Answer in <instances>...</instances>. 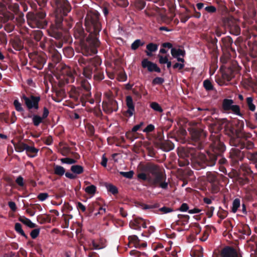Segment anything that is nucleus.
<instances>
[{
	"label": "nucleus",
	"instance_id": "obj_25",
	"mask_svg": "<svg viewBox=\"0 0 257 257\" xmlns=\"http://www.w3.org/2000/svg\"><path fill=\"white\" fill-rule=\"evenodd\" d=\"M126 104L128 107V109L126 111V113L128 114V116H132L135 112V105L133 102L132 97L130 95L126 96Z\"/></svg>",
	"mask_w": 257,
	"mask_h": 257
},
{
	"label": "nucleus",
	"instance_id": "obj_52",
	"mask_svg": "<svg viewBox=\"0 0 257 257\" xmlns=\"http://www.w3.org/2000/svg\"><path fill=\"white\" fill-rule=\"evenodd\" d=\"M218 40L216 38L210 37L209 40V43L210 45V47L213 51H215L217 50V43Z\"/></svg>",
	"mask_w": 257,
	"mask_h": 257
},
{
	"label": "nucleus",
	"instance_id": "obj_37",
	"mask_svg": "<svg viewBox=\"0 0 257 257\" xmlns=\"http://www.w3.org/2000/svg\"><path fill=\"white\" fill-rule=\"evenodd\" d=\"M132 5L137 9L141 10L145 8L146 2L145 0H133L132 2Z\"/></svg>",
	"mask_w": 257,
	"mask_h": 257
},
{
	"label": "nucleus",
	"instance_id": "obj_29",
	"mask_svg": "<svg viewBox=\"0 0 257 257\" xmlns=\"http://www.w3.org/2000/svg\"><path fill=\"white\" fill-rule=\"evenodd\" d=\"M240 174L243 176H251L253 174L250 167L247 164H243L240 166Z\"/></svg>",
	"mask_w": 257,
	"mask_h": 257
},
{
	"label": "nucleus",
	"instance_id": "obj_7",
	"mask_svg": "<svg viewBox=\"0 0 257 257\" xmlns=\"http://www.w3.org/2000/svg\"><path fill=\"white\" fill-rule=\"evenodd\" d=\"M73 36L78 41L80 47V51L85 56H88L97 53V48L99 45H94L92 37H90L80 24L77 23L73 29Z\"/></svg>",
	"mask_w": 257,
	"mask_h": 257
},
{
	"label": "nucleus",
	"instance_id": "obj_48",
	"mask_svg": "<svg viewBox=\"0 0 257 257\" xmlns=\"http://www.w3.org/2000/svg\"><path fill=\"white\" fill-rule=\"evenodd\" d=\"M33 38L37 42H39L43 36V33L41 30L33 31L32 32Z\"/></svg>",
	"mask_w": 257,
	"mask_h": 257
},
{
	"label": "nucleus",
	"instance_id": "obj_62",
	"mask_svg": "<svg viewBox=\"0 0 257 257\" xmlns=\"http://www.w3.org/2000/svg\"><path fill=\"white\" fill-rule=\"evenodd\" d=\"M189 159L179 158L178 159V164L180 167H185L189 165Z\"/></svg>",
	"mask_w": 257,
	"mask_h": 257
},
{
	"label": "nucleus",
	"instance_id": "obj_59",
	"mask_svg": "<svg viewBox=\"0 0 257 257\" xmlns=\"http://www.w3.org/2000/svg\"><path fill=\"white\" fill-rule=\"evenodd\" d=\"M38 221L41 224H44L46 222L50 223L51 222V218L49 215H47L46 217L43 216H39L37 217Z\"/></svg>",
	"mask_w": 257,
	"mask_h": 257
},
{
	"label": "nucleus",
	"instance_id": "obj_58",
	"mask_svg": "<svg viewBox=\"0 0 257 257\" xmlns=\"http://www.w3.org/2000/svg\"><path fill=\"white\" fill-rule=\"evenodd\" d=\"M96 191V187L93 185H91L85 188V191L88 194L94 195Z\"/></svg>",
	"mask_w": 257,
	"mask_h": 257
},
{
	"label": "nucleus",
	"instance_id": "obj_36",
	"mask_svg": "<svg viewBox=\"0 0 257 257\" xmlns=\"http://www.w3.org/2000/svg\"><path fill=\"white\" fill-rule=\"evenodd\" d=\"M53 170L54 174L59 176H62L65 173V168L60 165L54 164Z\"/></svg>",
	"mask_w": 257,
	"mask_h": 257
},
{
	"label": "nucleus",
	"instance_id": "obj_16",
	"mask_svg": "<svg viewBox=\"0 0 257 257\" xmlns=\"http://www.w3.org/2000/svg\"><path fill=\"white\" fill-rule=\"evenodd\" d=\"M30 58L32 59L34 67L41 70L43 69L44 64L46 63V56L44 54H39L38 53L34 54L31 55Z\"/></svg>",
	"mask_w": 257,
	"mask_h": 257
},
{
	"label": "nucleus",
	"instance_id": "obj_54",
	"mask_svg": "<svg viewBox=\"0 0 257 257\" xmlns=\"http://www.w3.org/2000/svg\"><path fill=\"white\" fill-rule=\"evenodd\" d=\"M106 187L107 191L111 193L113 195H116L118 193V189L114 185L111 184H106Z\"/></svg>",
	"mask_w": 257,
	"mask_h": 257
},
{
	"label": "nucleus",
	"instance_id": "obj_60",
	"mask_svg": "<svg viewBox=\"0 0 257 257\" xmlns=\"http://www.w3.org/2000/svg\"><path fill=\"white\" fill-rule=\"evenodd\" d=\"M203 86L207 91H211L213 89V86L208 79H206L203 81Z\"/></svg>",
	"mask_w": 257,
	"mask_h": 257
},
{
	"label": "nucleus",
	"instance_id": "obj_38",
	"mask_svg": "<svg viewBox=\"0 0 257 257\" xmlns=\"http://www.w3.org/2000/svg\"><path fill=\"white\" fill-rule=\"evenodd\" d=\"M147 49L148 50L146 51L147 55L149 56H152V52H154L157 50L158 45L153 43H149L147 45Z\"/></svg>",
	"mask_w": 257,
	"mask_h": 257
},
{
	"label": "nucleus",
	"instance_id": "obj_14",
	"mask_svg": "<svg viewBox=\"0 0 257 257\" xmlns=\"http://www.w3.org/2000/svg\"><path fill=\"white\" fill-rule=\"evenodd\" d=\"M222 108L225 112L231 111L233 113L237 115L241 116L242 115L240 112L239 106L234 105V101L232 99L227 98L224 99L222 101Z\"/></svg>",
	"mask_w": 257,
	"mask_h": 257
},
{
	"label": "nucleus",
	"instance_id": "obj_15",
	"mask_svg": "<svg viewBox=\"0 0 257 257\" xmlns=\"http://www.w3.org/2000/svg\"><path fill=\"white\" fill-rule=\"evenodd\" d=\"M102 106L103 110L107 114L116 111L118 108L117 101L111 97H108L107 101H103Z\"/></svg>",
	"mask_w": 257,
	"mask_h": 257
},
{
	"label": "nucleus",
	"instance_id": "obj_3",
	"mask_svg": "<svg viewBox=\"0 0 257 257\" xmlns=\"http://www.w3.org/2000/svg\"><path fill=\"white\" fill-rule=\"evenodd\" d=\"M225 149L224 143L221 142L219 136L217 135L212 140L206 153H201L197 155L193 162V167L196 170H200L207 166H214L218 158L221 156Z\"/></svg>",
	"mask_w": 257,
	"mask_h": 257
},
{
	"label": "nucleus",
	"instance_id": "obj_45",
	"mask_svg": "<svg viewBox=\"0 0 257 257\" xmlns=\"http://www.w3.org/2000/svg\"><path fill=\"white\" fill-rule=\"evenodd\" d=\"M128 239L130 243H133L134 244L135 247H139V245L140 240L137 235H130L128 237Z\"/></svg>",
	"mask_w": 257,
	"mask_h": 257
},
{
	"label": "nucleus",
	"instance_id": "obj_18",
	"mask_svg": "<svg viewBox=\"0 0 257 257\" xmlns=\"http://www.w3.org/2000/svg\"><path fill=\"white\" fill-rule=\"evenodd\" d=\"M233 43V40L229 36L222 38L220 41V46L222 50L226 51L227 53L230 51L235 53V49L232 47Z\"/></svg>",
	"mask_w": 257,
	"mask_h": 257
},
{
	"label": "nucleus",
	"instance_id": "obj_56",
	"mask_svg": "<svg viewBox=\"0 0 257 257\" xmlns=\"http://www.w3.org/2000/svg\"><path fill=\"white\" fill-rule=\"evenodd\" d=\"M150 107L154 109V110L159 112H162L163 111V109L161 106V105L156 102H153L150 104Z\"/></svg>",
	"mask_w": 257,
	"mask_h": 257
},
{
	"label": "nucleus",
	"instance_id": "obj_8",
	"mask_svg": "<svg viewBox=\"0 0 257 257\" xmlns=\"http://www.w3.org/2000/svg\"><path fill=\"white\" fill-rule=\"evenodd\" d=\"M84 26L90 37H93L94 45H100L99 33L102 29L100 14L96 10L88 12L85 18Z\"/></svg>",
	"mask_w": 257,
	"mask_h": 257
},
{
	"label": "nucleus",
	"instance_id": "obj_40",
	"mask_svg": "<svg viewBox=\"0 0 257 257\" xmlns=\"http://www.w3.org/2000/svg\"><path fill=\"white\" fill-rule=\"evenodd\" d=\"M27 144L23 142H19L18 143L14 144L15 150L18 152H22L24 150H26Z\"/></svg>",
	"mask_w": 257,
	"mask_h": 257
},
{
	"label": "nucleus",
	"instance_id": "obj_10",
	"mask_svg": "<svg viewBox=\"0 0 257 257\" xmlns=\"http://www.w3.org/2000/svg\"><path fill=\"white\" fill-rule=\"evenodd\" d=\"M46 13L43 11H40L36 13L29 12L26 17L28 25L33 28H44L47 25V22L45 19Z\"/></svg>",
	"mask_w": 257,
	"mask_h": 257
},
{
	"label": "nucleus",
	"instance_id": "obj_23",
	"mask_svg": "<svg viewBox=\"0 0 257 257\" xmlns=\"http://www.w3.org/2000/svg\"><path fill=\"white\" fill-rule=\"evenodd\" d=\"M159 141H160L161 149L164 151L169 152L174 149V145L171 141L169 140L163 141L162 137L159 138Z\"/></svg>",
	"mask_w": 257,
	"mask_h": 257
},
{
	"label": "nucleus",
	"instance_id": "obj_61",
	"mask_svg": "<svg viewBox=\"0 0 257 257\" xmlns=\"http://www.w3.org/2000/svg\"><path fill=\"white\" fill-rule=\"evenodd\" d=\"M13 104L15 106L16 110L18 112H23L24 109L22 106L21 103L18 99H15L14 101Z\"/></svg>",
	"mask_w": 257,
	"mask_h": 257
},
{
	"label": "nucleus",
	"instance_id": "obj_17",
	"mask_svg": "<svg viewBox=\"0 0 257 257\" xmlns=\"http://www.w3.org/2000/svg\"><path fill=\"white\" fill-rule=\"evenodd\" d=\"M216 257H242V256L233 247L226 246L221 250Z\"/></svg>",
	"mask_w": 257,
	"mask_h": 257
},
{
	"label": "nucleus",
	"instance_id": "obj_41",
	"mask_svg": "<svg viewBox=\"0 0 257 257\" xmlns=\"http://www.w3.org/2000/svg\"><path fill=\"white\" fill-rule=\"evenodd\" d=\"M64 55L67 58H72L74 55V51L71 47H66L63 49Z\"/></svg>",
	"mask_w": 257,
	"mask_h": 257
},
{
	"label": "nucleus",
	"instance_id": "obj_24",
	"mask_svg": "<svg viewBox=\"0 0 257 257\" xmlns=\"http://www.w3.org/2000/svg\"><path fill=\"white\" fill-rule=\"evenodd\" d=\"M214 126L217 128V131H219L222 129L223 126L225 127V131L226 132V129H228V127L230 126L227 120L225 118L221 119H217L213 124ZM226 134V133H225Z\"/></svg>",
	"mask_w": 257,
	"mask_h": 257
},
{
	"label": "nucleus",
	"instance_id": "obj_35",
	"mask_svg": "<svg viewBox=\"0 0 257 257\" xmlns=\"http://www.w3.org/2000/svg\"><path fill=\"white\" fill-rule=\"evenodd\" d=\"M190 254L193 257H202L203 248L200 246H197L191 251Z\"/></svg>",
	"mask_w": 257,
	"mask_h": 257
},
{
	"label": "nucleus",
	"instance_id": "obj_42",
	"mask_svg": "<svg viewBox=\"0 0 257 257\" xmlns=\"http://www.w3.org/2000/svg\"><path fill=\"white\" fill-rule=\"evenodd\" d=\"M70 170L76 175L82 174L84 172V168L82 166L79 165H73L71 167Z\"/></svg>",
	"mask_w": 257,
	"mask_h": 257
},
{
	"label": "nucleus",
	"instance_id": "obj_26",
	"mask_svg": "<svg viewBox=\"0 0 257 257\" xmlns=\"http://www.w3.org/2000/svg\"><path fill=\"white\" fill-rule=\"evenodd\" d=\"M187 132L186 130L184 129H180L177 131L173 136H171V138L174 139L177 142H180L181 143H185V136H186Z\"/></svg>",
	"mask_w": 257,
	"mask_h": 257
},
{
	"label": "nucleus",
	"instance_id": "obj_5",
	"mask_svg": "<svg viewBox=\"0 0 257 257\" xmlns=\"http://www.w3.org/2000/svg\"><path fill=\"white\" fill-rule=\"evenodd\" d=\"M78 62L83 69V75L88 79H93L98 81L104 78L103 69L100 67L102 63L101 58L96 56L92 58H85L80 56L78 58Z\"/></svg>",
	"mask_w": 257,
	"mask_h": 257
},
{
	"label": "nucleus",
	"instance_id": "obj_19",
	"mask_svg": "<svg viewBox=\"0 0 257 257\" xmlns=\"http://www.w3.org/2000/svg\"><path fill=\"white\" fill-rule=\"evenodd\" d=\"M129 226L132 229L138 230H141V227L144 228H147L145 221L140 217H136L133 220H131Z\"/></svg>",
	"mask_w": 257,
	"mask_h": 257
},
{
	"label": "nucleus",
	"instance_id": "obj_47",
	"mask_svg": "<svg viewBox=\"0 0 257 257\" xmlns=\"http://www.w3.org/2000/svg\"><path fill=\"white\" fill-rule=\"evenodd\" d=\"M85 127L86 134L88 136H89L90 137L94 136L95 128L92 124L90 123H87L86 124Z\"/></svg>",
	"mask_w": 257,
	"mask_h": 257
},
{
	"label": "nucleus",
	"instance_id": "obj_32",
	"mask_svg": "<svg viewBox=\"0 0 257 257\" xmlns=\"http://www.w3.org/2000/svg\"><path fill=\"white\" fill-rule=\"evenodd\" d=\"M245 101L248 109L251 112H254L255 110L256 106L253 103V97L252 96L247 97Z\"/></svg>",
	"mask_w": 257,
	"mask_h": 257
},
{
	"label": "nucleus",
	"instance_id": "obj_53",
	"mask_svg": "<svg viewBox=\"0 0 257 257\" xmlns=\"http://www.w3.org/2000/svg\"><path fill=\"white\" fill-rule=\"evenodd\" d=\"M236 181L238 184L241 186L248 183L249 181V179L246 176H244V177L238 176L237 177Z\"/></svg>",
	"mask_w": 257,
	"mask_h": 257
},
{
	"label": "nucleus",
	"instance_id": "obj_46",
	"mask_svg": "<svg viewBox=\"0 0 257 257\" xmlns=\"http://www.w3.org/2000/svg\"><path fill=\"white\" fill-rule=\"evenodd\" d=\"M44 119L40 116L37 114H34L32 116V121L33 124L35 126H38L40 123H42Z\"/></svg>",
	"mask_w": 257,
	"mask_h": 257
},
{
	"label": "nucleus",
	"instance_id": "obj_63",
	"mask_svg": "<svg viewBox=\"0 0 257 257\" xmlns=\"http://www.w3.org/2000/svg\"><path fill=\"white\" fill-rule=\"evenodd\" d=\"M60 161L62 163L67 164H73L76 163V161L75 159L69 158H62Z\"/></svg>",
	"mask_w": 257,
	"mask_h": 257
},
{
	"label": "nucleus",
	"instance_id": "obj_28",
	"mask_svg": "<svg viewBox=\"0 0 257 257\" xmlns=\"http://www.w3.org/2000/svg\"><path fill=\"white\" fill-rule=\"evenodd\" d=\"M236 148H232L230 152V157L234 159L235 161L241 160L243 152H241L240 150L241 149L239 147Z\"/></svg>",
	"mask_w": 257,
	"mask_h": 257
},
{
	"label": "nucleus",
	"instance_id": "obj_34",
	"mask_svg": "<svg viewBox=\"0 0 257 257\" xmlns=\"http://www.w3.org/2000/svg\"><path fill=\"white\" fill-rule=\"evenodd\" d=\"M26 151L28 156L31 158H34L36 156L39 151V150L38 149H36L34 147L29 146L27 145Z\"/></svg>",
	"mask_w": 257,
	"mask_h": 257
},
{
	"label": "nucleus",
	"instance_id": "obj_27",
	"mask_svg": "<svg viewBox=\"0 0 257 257\" xmlns=\"http://www.w3.org/2000/svg\"><path fill=\"white\" fill-rule=\"evenodd\" d=\"M82 90L79 88H74L71 90L70 93V97L72 98L75 101L78 103L81 102L82 103L81 97Z\"/></svg>",
	"mask_w": 257,
	"mask_h": 257
},
{
	"label": "nucleus",
	"instance_id": "obj_43",
	"mask_svg": "<svg viewBox=\"0 0 257 257\" xmlns=\"http://www.w3.org/2000/svg\"><path fill=\"white\" fill-rule=\"evenodd\" d=\"M40 47L44 50H49L50 49L53 48L50 47V42L46 38H44V39L40 42Z\"/></svg>",
	"mask_w": 257,
	"mask_h": 257
},
{
	"label": "nucleus",
	"instance_id": "obj_13",
	"mask_svg": "<svg viewBox=\"0 0 257 257\" xmlns=\"http://www.w3.org/2000/svg\"><path fill=\"white\" fill-rule=\"evenodd\" d=\"M21 99L25 101V103L29 110L32 109L38 110L39 109V103L41 100L40 96L31 95L30 97H27L23 94L21 96Z\"/></svg>",
	"mask_w": 257,
	"mask_h": 257
},
{
	"label": "nucleus",
	"instance_id": "obj_57",
	"mask_svg": "<svg viewBox=\"0 0 257 257\" xmlns=\"http://www.w3.org/2000/svg\"><path fill=\"white\" fill-rule=\"evenodd\" d=\"M178 217L180 219L181 225H184L189 222V216L188 215L178 214Z\"/></svg>",
	"mask_w": 257,
	"mask_h": 257
},
{
	"label": "nucleus",
	"instance_id": "obj_9",
	"mask_svg": "<svg viewBox=\"0 0 257 257\" xmlns=\"http://www.w3.org/2000/svg\"><path fill=\"white\" fill-rule=\"evenodd\" d=\"M48 52V56L52 60V62L49 63V67L50 68H56V70L60 69V74L66 75L65 79H66V82L67 83H73L74 81L75 77L71 68L61 63L59 64L61 60L60 53L54 48L50 49Z\"/></svg>",
	"mask_w": 257,
	"mask_h": 257
},
{
	"label": "nucleus",
	"instance_id": "obj_6",
	"mask_svg": "<svg viewBox=\"0 0 257 257\" xmlns=\"http://www.w3.org/2000/svg\"><path fill=\"white\" fill-rule=\"evenodd\" d=\"M191 135V141L190 144L192 147H179L177 149V154L179 158L185 159H194L196 158L197 150H201L203 148L202 143L204 137V133L202 129L198 127L192 128L190 131Z\"/></svg>",
	"mask_w": 257,
	"mask_h": 257
},
{
	"label": "nucleus",
	"instance_id": "obj_55",
	"mask_svg": "<svg viewBox=\"0 0 257 257\" xmlns=\"http://www.w3.org/2000/svg\"><path fill=\"white\" fill-rule=\"evenodd\" d=\"M100 204L97 202H94L90 204L88 206V211L89 213H92L95 210L98 209Z\"/></svg>",
	"mask_w": 257,
	"mask_h": 257
},
{
	"label": "nucleus",
	"instance_id": "obj_44",
	"mask_svg": "<svg viewBox=\"0 0 257 257\" xmlns=\"http://www.w3.org/2000/svg\"><path fill=\"white\" fill-rule=\"evenodd\" d=\"M15 229L16 231L21 235L22 236L24 237L26 239L28 238V236L26 234L25 232L22 229V225L20 223H16L15 225Z\"/></svg>",
	"mask_w": 257,
	"mask_h": 257
},
{
	"label": "nucleus",
	"instance_id": "obj_22",
	"mask_svg": "<svg viewBox=\"0 0 257 257\" xmlns=\"http://www.w3.org/2000/svg\"><path fill=\"white\" fill-rule=\"evenodd\" d=\"M83 88L81 89L82 90L81 97H82V105L85 106L86 102V99H88L91 96V93L90 91V86L89 84H84L82 85Z\"/></svg>",
	"mask_w": 257,
	"mask_h": 257
},
{
	"label": "nucleus",
	"instance_id": "obj_51",
	"mask_svg": "<svg viewBox=\"0 0 257 257\" xmlns=\"http://www.w3.org/2000/svg\"><path fill=\"white\" fill-rule=\"evenodd\" d=\"M238 231L243 235L249 236L251 234V230L247 225H243Z\"/></svg>",
	"mask_w": 257,
	"mask_h": 257
},
{
	"label": "nucleus",
	"instance_id": "obj_20",
	"mask_svg": "<svg viewBox=\"0 0 257 257\" xmlns=\"http://www.w3.org/2000/svg\"><path fill=\"white\" fill-rule=\"evenodd\" d=\"M142 66L144 68H147L149 72H156L160 73L161 69L157 66L156 63L150 61L148 59H144L142 61Z\"/></svg>",
	"mask_w": 257,
	"mask_h": 257
},
{
	"label": "nucleus",
	"instance_id": "obj_49",
	"mask_svg": "<svg viewBox=\"0 0 257 257\" xmlns=\"http://www.w3.org/2000/svg\"><path fill=\"white\" fill-rule=\"evenodd\" d=\"M145 44V42L140 39L135 40L131 45V49L133 50H136L139 47L142 46Z\"/></svg>",
	"mask_w": 257,
	"mask_h": 257
},
{
	"label": "nucleus",
	"instance_id": "obj_64",
	"mask_svg": "<svg viewBox=\"0 0 257 257\" xmlns=\"http://www.w3.org/2000/svg\"><path fill=\"white\" fill-rule=\"evenodd\" d=\"M164 82V79L162 77H157L152 81L153 85H161Z\"/></svg>",
	"mask_w": 257,
	"mask_h": 257
},
{
	"label": "nucleus",
	"instance_id": "obj_39",
	"mask_svg": "<svg viewBox=\"0 0 257 257\" xmlns=\"http://www.w3.org/2000/svg\"><path fill=\"white\" fill-rule=\"evenodd\" d=\"M171 53L172 56L174 58H177L179 56L184 57L185 55V50L181 49H177L175 48H172Z\"/></svg>",
	"mask_w": 257,
	"mask_h": 257
},
{
	"label": "nucleus",
	"instance_id": "obj_12",
	"mask_svg": "<svg viewBox=\"0 0 257 257\" xmlns=\"http://www.w3.org/2000/svg\"><path fill=\"white\" fill-rule=\"evenodd\" d=\"M224 69L222 73L223 78L226 80L227 82L230 81L234 77L236 73L239 71V67L236 61L227 63L224 66Z\"/></svg>",
	"mask_w": 257,
	"mask_h": 257
},
{
	"label": "nucleus",
	"instance_id": "obj_30",
	"mask_svg": "<svg viewBox=\"0 0 257 257\" xmlns=\"http://www.w3.org/2000/svg\"><path fill=\"white\" fill-rule=\"evenodd\" d=\"M244 156L249 160L251 161L253 164H254L255 167L257 169V151L253 153H244Z\"/></svg>",
	"mask_w": 257,
	"mask_h": 257
},
{
	"label": "nucleus",
	"instance_id": "obj_33",
	"mask_svg": "<svg viewBox=\"0 0 257 257\" xmlns=\"http://www.w3.org/2000/svg\"><path fill=\"white\" fill-rule=\"evenodd\" d=\"M19 220L31 228H35L37 226V225L33 223L30 219L24 216L20 217Z\"/></svg>",
	"mask_w": 257,
	"mask_h": 257
},
{
	"label": "nucleus",
	"instance_id": "obj_31",
	"mask_svg": "<svg viewBox=\"0 0 257 257\" xmlns=\"http://www.w3.org/2000/svg\"><path fill=\"white\" fill-rule=\"evenodd\" d=\"M216 4L217 5L218 11L220 12L222 15L227 12L228 9L224 1L222 0H217L216 1Z\"/></svg>",
	"mask_w": 257,
	"mask_h": 257
},
{
	"label": "nucleus",
	"instance_id": "obj_50",
	"mask_svg": "<svg viewBox=\"0 0 257 257\" xmlns=\"http://www.w3.org/2000/svg\"><path fill=\"white\" fill-rule=\"evenodd\" d=\"M240 206V201L239 198H235L232 203V206L231 208V211L233 213L236 212L237 210H238V208Z\"/></svg>",
	"mask_w": 257,
	"mask_h": 257
},
{
	"label": "nucleus",
	"instance_id": "obj_11",
	"mask_svg": "<svg viewBox=\"0 0 257 257\" xmlns=\"http://www.w3.org/2000/svg\"><path fill=\"white\" fill-rule=\"evenodd\" d=\"M222 22L223 27L230 34L234 36L240 34L241 29L237 19L232 16L224 17L222 19Z\"/></svg>",
	"mask_w": 257,
	"mask_h": 257
},
{
	"label": "nucleus",
	"instance_id": "obj_21",
	"mask_svg": "<svg viewBox=\"0 0 257 257\" xmlns=\"http://www.w3.org/2000/svg\"><path fill=\"white\" fill-rule=\"evenodd\" d=\"M10 44L16 51H21L24 48V42L19 36H16L10 40Z\"/></svg>",
	"mask_w": 257,
	"mask_h": 257
},
{
	"label": "nucleus",
	"instance_id": "obj_2",
	"mask_svg": "<svg viewBox=\"0 0 257 257\" xmlns=\"http://www.w3.org/2000/svg\"><path fill=\"white\" fill-rule=\"evenodd\" d=\"M138 170L140 172L137 175L138 178L146 181L149 187L152 188L159 187L163 189L168 188L166 174L159 165L152 162H140Z\"/></svg>",
	"mask_w": 257,
	"mask_h": 257
},
{
	"label": "nucleus",
	"instance_id": "obj_1",
	"mask_svg": "<svg viewBox=\"0 0 257 257\" xmlns=\"http://www.w3.org/2000/svg\"><path fill=\"white\" fill-rule=\"evenodd\" d=\"M50 3L54 9L55 19L47 32L50 36L56 40L55 46L61 48L64 43H71L72 42L71 36L65 34L72 27V23L64 20V18L71 12L72 7L68 0H51Z\"/></svg>",
	"mask_w": 257,
	"mask_h": 257
},
{
	"label": "nucleus",
	"instance_id": "obj_4",
	"mask_svg": "<svg viewBox=\"0 0 257 257\" xmlns=\"http://www.w3.org/2000/svg\"><path fill=\"white\" fill-rule=\"evenodd\" d=\"M244 123L242 121H238L235 128L230 125L228 129H226V135L230 137L229 144L235 147L240 149L252 150L254 147V143L248 139L252 137L249 133L243 131Z\"/></svg>",
	"mask_w": 257,
	"mask_h": 257
}]
</instances>
